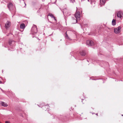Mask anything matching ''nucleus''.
Instances as JSON below:
<instances>
[{
  "label": "nucleus",
  "mask_w": 123,
  "mask_h": 123,
  "mask_svg": "<svg viewBox=\"0 0 123 123\" xmlns=\"http://www.w3.org/2000/svg\"><path fill=\"white\" fill-rule=\"evenodd\" d=\"M121 27H119L117 28L114 29V32L116 34H117L120 32V29Z\"/></svg>",
  "instance_id": "obj_1"
},
{
  "label": "nucleus",
  "mask_w": 123,
  "mask_h": 123,
  "mask_svg": "<svg viewBox=\"0 0 123 123\" xmlns=\"http://www.w3.org/2000/svg\"><path fill=\"white\" fill-rule=\"evenodd\" d=\"M31 31L34 33H37V30L36 26H34L32 28Z\"/></svg>",
  "instance_id": "obj_2"
},
{
  "label": "nucleus",
  "mask_w": 123,
  "mask_h": 123,
  "mask_svg": "<svg viewBox=\"0 0 123 123\" xmlns=\"http://www.w3.org/2000/svg\"><path fill=\"white\" fill-rule=\"evenodd\" d=\"M86 44L89 46H92L94 45L93 41L90 40H88L86 41Z\"/></svg>",
  "instance_id": "obj_3"
},
{
  "label": "nucleus",
  "mask_w": 123,
  "mask_h": 123,
  "mask_svg": "<svg viewBox=\"0 0 123 123\" xmlns=\"http://www.w3.org/2000/svg\"><path fill=\"white\" fill-rule=\"evenodd\" d=\"M117 16L118 17L121 18L123 16V14L121 11H119L117 14Z\"/></svg>",
  "instance_id": "obj_4"
},
{
  "label": "nucleus",
  "mask_w": 123,
  "mask_h": 123,
  "mask_svg": "<svg viewBox=\"0 0 123 123\" xmlns=\"http://www.w3.org/2000/svg\"><path fill=\"white\" fill-rule=\"evenodd\" d=\"M75 17L77 19H79L80 17V13L79 11L77 12L75 15Z\"/></svg>",
  "instance_id": "obj_5"
},
{
  "label": "nucleus",
  "mask_w": 123,
  "mask_h": 123,
  "mask_svg": "<svg viewBox=\"0 0 123 123\" xmlns=\"http://www.w3.org/2000/svg\"><path fill=\"white\" fill-rule=\"evenodd\" d=\"M8 43L10 45H15V41L11 39L9 40Z\"/></svg>",
  "instance_id": "obj_6"
},
{
  "label": "nucleus",
  "mask_w": 123,
  "mask_h": 123,
  "mask_svg": "<svg viewBox=\"0 0 123 123\" xmlns=\"http://www.w3.org/2000/svg\"><path fill=\"white\" fill-rule=\"evenodd\" d=\"M11 23L8 21H7L5 25V27L6 28H7L9 27Z\"/></svg>",
  "instance_id": "obj_7"
},
{
  "label": "nucleus",
  "mask_w": 123,
  "mask_h": 123,
  "mask_svg": "<svg viewBox=\"0 0 123 123\" xmlns=\"http://www.w3.org/2000/svg\"><path fill=\"white\" fill-rule=\"evenodd\" d=\"M7 6L9 9L11 10L12 9L13 7V5L12 3H9L7 5Z\"/></svg>",
  "instance_id": "obj_8"
},
{
  "label": "nucleus",
  "mask_w": 123,
  "mask_h": 123,
  "mask_svg": "<svg viewBox=\"0 0 123 123\" xmlns=\"http://www.w3.org/2000/svg\"><path fill=\"white\" fill-rule=\"evenodd\" d=\"M0 104L2 106L5 107H6L8 105L6 103L3 102H1L0 103Z\"/></svg>",
  "instance_id": "obj_9"
},
{
  "label": "nucleus",
  "mask_w": 123,
  "mask_h": 123,
  "mask_svg": "<svg viewBox=\"0 0 123 123\" xmlns=\"http://www.w3.org/2000/svg\"><path fill=\"white\" fill-rule=\"evenodd\" d=\"M80 53L82 56H84L86 54L85 52L83 50H82L80 51Z\"/></svg>",
  "instance_id": "obj_10"
},
{
  "label": "nucleus",
  "mask_w": 123,
  "mask_h": 123,
  "mask_svg": "<svg viewBox=\"0 0 123 123\" xmlns=\"http://www.w3.org/2000/svg\"><path fill=\"white\" fill-rule=\"evenodd\" d=\"M25 27V24L22 23L21 24L20 26V28L21 29H24Z\"/></svg>",
  "instance_id": "obj_11"
},
{
  "label": "nucleus",
  "mask_w": 123,
  "mask_h": 123,
  "mask_svg": "<svg viewBox=\"0 0 123 123\" xmlns=\"http://www.w3.org/2000/svg\"><path fill=\"white\" fill-rule=\"evenodd\" d=\"M105 0H100V3L101 6V5H104L105 3Z\"/></svg>",
  "instance_id": "obj_12"
},
{
  "label": "nucleus",
  "mask_w": 123,
  "mask_h": 123,
  "mask_svg": "<svg viewBox=\"0 0 123 123\" xmlns=\"http://www.w3.org/2000/svg\"><path fill=\"white\" fill-rule=\"evenodd\" d=\"M112 24L114 25H115L116 24V22L115 20L113 19L112 21Z\"/></svg>",
  "instance_id": "obj_13"
},
{
  "label": "nucleus",
  "mask_w": 123,
  "mask_h": 123,
  "mask_svg": "<svg viewBox=\"0 0 123 123\" xmlns=\"http://www.w3.org/2000/svg\"><path fill=\"white\" fill-rule=\"evenodd\" d=\"M67 32H66V35L65 36V37L67 39H69V38L68 36L67 33Z\"/></svg>",
  "instance_id": "obj_14"
},
{
  "label": "nucleus",
  "mask_w": 123,
  "mask_h": 123,
  "mask_svg": "<svg viewBox=\"0 0 123 123\" xmlns=\"http://www.w3.org/2000/svg\"><path fill=\"white\" fill-rule=\"evenodd\" d=\"M49 16L51 17H52V18H54V17H55L54 15L52 14H50L49 15Z\"/></svg>",
  "instance_id": "obj_15"
},
{
  "label": "nucleus",
  "mask_w": 123,
  "mask_h": 123,
  "mask_svg": "<svg viewBox=\"0 0 123 123\" xmlns=\"http://www.w3.org/2000/svg\"><path fill=\"white\" fill-rule=\"evenodd\" d=\"M73 20L74 21V23H76L77 22V20H76L75 19H73Z\"/></svg>",
  "instance_id": "obj_16"
},
{
  "label": "nucleus",
  "mask_w": 123,
  "mask_h": 123,
  "mask_svg": "<svg viewBox=\"0 0 123 123\" xmlns=\"http://www.w3.org/2000/svg\"><path fill=\"white\" fill-rule=\"evenodd\" d=\"M2 80L1 78L0 77V84L2 83L1 80Z\"/></svg>",
  "instance_id": "obj_17"
},
{
  "label": "nucleus",
  "mask_w": 123,
  "mask_h": 123,
  "mask_svg": "<svg viewBox=\"0 0 123 123\" xmlns=\"http://www.w3.org/2000/svg\"><path fill=\"white\" fill-rule=\"evenodd\" d=\"M6 123H10V122L9 121H5Z\"/></svg>",
  "instance_id": "obj_18"
},
{
  "label": "nucleus",
  "mask_w": 123,
  "mask_h": 123,
  "mask_svg": "<svg viewBox=\"0 0 123 123\" xmlns=\"http://www.w3.org/2000/svg\"><path fill=\"white\" fill-rule=\"evenodd\" d=\"M56 21V19L55 18V17H54L53 18Z\"/></svg>",
  "instance_id": "obj_19"
},
{
  "label": "nucleus",
  "mask_w": 123,
  "mask_h": 123,
  "mask_svg": "<svg viewBox=\"0 0 123 123\" xmlns=\"http://www.w3.org/2000/svg\"><path fill=\"white\" fill-rule=\"evenodd\" d=\"M93 2H94V3L95 4V2L94 1H93Z\"/></svg>",
  "instance_id": "obj_20"
},
{
  "label": "nucleus",
  "mask_w": 123,
  "mask_h": 123,
  "mask_svg": "<svg viewBox=\"0 0 123 123\" xmlns=\"http://www.w3.org/2000/svg\"><path fill=\"white\" fill-rule=\"evenodd\" d=\"M122 116H123V115H122Z\"/></svg>",
  "instance_id": "obj_21"
},
{
  "label": "nucleus",
  "mask_w": 123,
  "mask_h": 123,
  "mask_svg": "<svg viewBox=\"0 0 123 123\" xmlns=\"http://www.w3.org/2000/svg\"><path fill=\"white\" fill-rule=\"evenodd\" d=\"M92 2H91V4H92Z\"/></svg>",
  "instance_id": "obj_22"
},
{
  "label": "nucleus",
  "mask_w": 123,
  "mask_h": 123,
  "mask_svg": "<svg viewBox=\"0 0 123 123\" xmlns=\"http://www.w3.org/2000/svg\"><path fill=\"white\" fill-rule=\"evenodd\" d=\"M96 115H98V114H97H97Z\"/></svg>",
  "instance_id": "obj_23"
},
{
  "label": "nucleus",
  "mask_w": 123,
  "mask_h": 123,
  "mask_svg": "<svg viewBox=\"0 0 123 123\" xmlns=\"http://www.w3.org/2000/svg\"><path fill=\"white\" fill-rule=\"evenodd\" d=\"M52 0H51V1H52Z\"/></svg>",
  "instance_id": "obj_24"
}]
</instances>
